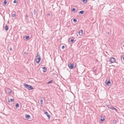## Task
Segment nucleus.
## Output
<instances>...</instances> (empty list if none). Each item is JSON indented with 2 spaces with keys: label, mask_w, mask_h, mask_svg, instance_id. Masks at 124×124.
Returning <instances> with one entry per match:
<instances>
[{
  "label": "nucleus",
  "mask_w": 124,
  "mask_h": 124,
  "mask_svg": "<svg viewBox=\"0 0 124 124\" xmlns=\"http://www.w3.org/2000/svg\"><path fill=\"white\" fill-rule=\"evenodd\" d=\"M39 54L38 52L37 54V56L36 57V62L38 63H39L41 59L40 55H38Z\"/></svg>",
  "instance_id": "nucleus-1"
},
{
  "label": "nucleus",
  "mask_w": 124,
  "mask_h": 124,
  "mask_svg": "<svg viewBox=\"0 0 124 124\" xmlns=\"http://www.w3.org/2000/svg\"><path fill=\"white\" fill-rule=\"evenodd\" d=\"M23 85L25 87L27 88L29 90L33 89V88H32V86L30 85H28L25 83L23 84Z\"/></svg>",
  "instance_id": "nucleus-2"
},
{
  "label": "nucleus",
  "mask_w": 124,
  "mask_h": 124,
  "mask_svg": "<svg viewBox=\"0 0 124 124\" xmlns=\"http://www.w3.org/2000/svg\"><path fill=\"white\" fill-rule=\"evenodd\" d=\"M116 60L115 58L112 57L110 59L109 61L111 63H113L116 62Z\"/></svg>",
  "instance_id": "nucleus-3"
},
{
  "label": "nucleus",
  "mask_w": 124,
  "mask_h": 124,
  "mask_svg": "<svg viewBox=\"0 0 124 124\" xmlns=\"http://www.w3.org/2000/svg\"><path fill=\"white\" fill-rule=\"evenodd\" d=\"M68 66L71 69H73L75 67L74 66V64H69L68 65Z\"/></svg>",
  "instance_id": "nucleus-4"
},
{
  "label": "nucleus",
  "mask_w": 124,
  "mask_h": 124,
  "mask_svg": "<svg viewBox=\"0 0 124 124\" xmlns=\"http://www.w3.org/2000/svg\"><path fill=\"white\" fill-rule=\"evenodd\" d=\"M105 82L106 84L108 86H110L111 85V82L109 80H106Z\"/></svg>",
  "instance_id": "nucleus-5"
},
{
  "label": "nucleus",
  "mask_w": 124,
  "mask_h": 124,
  "mask_svg": "<svg viewBox=\"0 0 124 124\" xmlns=\"http://www.w3.org/2000/svg\"><path fill=\"white\" fill-rule=\"evenodd\" d=\"M45 114L47 116L48 119H50V115L46 111L45 112Z\"/></svg>",
  "instance_id": "nucleus-6"
},
{
  "label": "nucleus",
  "mask_w": 124,
  "mask_h": 124,
  "mask_svg": "<svg viewBox=\"0 0 124 124\" xmlns=\"http://www.w3.org/2000/svg\"><path fill=\"white\" fill-rule=\"evenodd\" d=\"M83 31L82 30H80L78 32V34L80 36H81L83 33Z\"/></svg>",
  "instance_id": "nucleus-7"
},
{
  "label": "nucleus",
  "mask_w": 124,
  "mask_h": 124,
  "mask_svg": "<svg viewBox=\"0 0 124 124\" xmlns=\"http://www.w3.org/2000/svg\"><path fill=\"white\" fill-rule=\"evenodd\" d=\"M42 68L44 70H43V72H45L46 71L47 68L46 67H42Z\"/></svg>",
  "instance_id": "nucleus-8"
},
{
  "label": "nucleus",
  "mask_w": 124,
  "mask_h": 124,
  "mask_svg": "<svg viewBox=\"0 0 124 124\" xmlns=\"http://www.w3.org/2000/svg\"><path fill=\"white\" fill-rule=\"evenodd\" d=\"M25 118L27 119H29L30 118V116L29 115H27V114L25 115Z\"/></svg>",
  "instance_id": "nucleus-9"
},
{
  "label": "nucleus",
  "mask_w": 124,
  "mask_h": 124,
  "mask_svg": "<svg viewBox=\"0 0 124 124\" xmlns=\"http://www.w3.org/2000/svg\"><path fill=\"white\" fill-rule=\"evenodd\" d=\"M16 12L15 11H13L12 13V17H15V16Z\"/></svg>",
  "instance_id": "nucleus-10"
},
{
  "label": "nucleus",
  "mask_w": 124,
  "mask_h": 124,
  "mask_svg": "<svg viewBox=\"0 0 124 124\" xmlns=\"http://www.w3.org/2000/svg\"><path fill=\"white\" fill-rule=\"evenodd\" d=\"M110 109H112L114 110H115L116 111L117 110V109L116 108H114V107L112 106H111V108H110Z\"/></svg>",
  "instance_id": "nucleus-11"
},
{
  "label": "nucleus",
  "mask_w": 124,
  "mask_h": 124,
  "mask_svg": "<svg viewBox=\"0 0 124 124\" xmlns=\"http://www.w3.org/2000/svg\"><path fill=\"white\" fill-rule=\"evenodd\" d=\"M8 103H9V102H10V101H11V102H13L14 101V100L13 99H10V100H9V99H8Z\"/></svg>",
  "instance_id": "nucleus-12"
},
{
  "label": "nucleus",
  "mask_w": 124,
  "mask_h": 124,
  "mask_svg": "<svg viewBox=\"0 0 124 124\" xmlns=\"http://www.w3.org/2000/svg\"><path fill=\"white\" fill-rule=\"evenodd\" d=\"M100 120L101 121H103L104 120V117H101L100 118Z\"/></svg>",
  "instance_id": "nucleus-13"
},
{
  "label": "nucleus",
  "mask_w": 124,
  "mask_h": 124,
  "mask_svg": "<svg viewBox=\"0 0 124 124\" xmlns=\"http://www.w3.org/2000/svg\"><path fill=\"white\" fill-rule=\"evenodd\" d=\"M84 12V11H83V10L79 12L78 14H83Z\"/></svg>",
  "instance_id": "nucleus-14"
},
{
  "label": "nucleus",
  "mask_w": 124,
  "mask_h": 124,
  "mask_svg": "<svg viewBox=\"0 0 124 124\" xmlns=\"http://www.w3.org/2000/svg\"><path fill=\"white\" fill-rule=\"evenodd\" d=\"M8 29V27L7 25L5 26V30L6 31H7Z\"/></svg>",
  "instance_id": "nucleus-15"
},
{
  "label": "nucleus",
  "mask_w": 124,
  "mask_h": 124,
  "mask_svg": "<svg viewBox=\"0 0 124 124\" xmlns=\"http://www.w3.org/2000/svg\"><path fill=\"white\" fill-rule=\"evenodd\" d=\"M19 107V105L18 103H16L15 105V107L16 108H18Z\"/></svg>",
  "instance_id": "nucleus-16"
},
{
  "label": "nucleus",
  "mask_w": 124,
  "mask_h": 124,
  "mask_svg": "<svg viewBox=\"0 0 124 124\" xmlns=\"http://www.w3.org/2000/svg\"><path fill=\"white\" fill-rule=\"evenodd\" d=\"M43 102V100H42V99L41 98L40 103L41 104V105H42V104Z\"/></svg>",
  "instance_id": "nucleus-17"
},
{
  "label": "nucleus",
  "mask_w": 124,
  "mask_h": 124,
  "mask_svg": "<svg viewBox=\"0 0 124 124\" xmlns=\"http://www.w3.org/2000/svg\"><path fill=\"white\" fill-rule=\"evenodd\" d=\"M53 81L52 80H51L50 81L48 82H47V84H50L51 83H53Z\"/></svg>",
  "instance_id": "nucleus-18"
},
{
  "label": "nucleus",
  "mask_w": 124,
  "mask_h": 124,
  "mask_svg": "<svg viewBox=\"0 0 124 124\" xmlns=\"http://www.w3.org/2000/svg\"><path fill=\"white\" fill-rule=\"evenodd\" d=\"M87 0H83V2L84 3H86L87 2Z\"/></svg>",
  "instance_id": "nucleus-19"
},
{
  "label": "nucleus",
  "mask_w": 124,
  "mask_h": 124,
  "mask_svg": "<svg viewBox=\"0 0 124 124\" xmlns=\"http://www.w3.org/2000/svg\"><path fill=\"white\" fill-rule=\"evenodd\" d=\"M73 21L75 23H76L77 21V19L76 18L73 19Z\"/></svg>",
  "instance_id": "nucleus-20"
},
{
  "label": "nucleus",
  "mask_w": 124,
  "mask_h": 124,
  "mask_svg": "<svg viewBox=\"0 0 124 124\" xmlns=\"http://www.w3.org/2000/svg\"><path fill=\"white\" fill-rule=\"evenodd\" d=\"M4 5H6L7 4V1L6 0H4Z\"/></svg>",
  "instance_id": "nucleus-21"
},
{
  "label": "nucleus",
  "mask_w": 124,
  "mask_h": 124,
  "mask_svg": "<svg viewBox=\"0 0 124 124\" xmlns=\"http://www.w3.org/2000/svg\"><path fill=\"white\" fill-rule=\"evenodd\" d=\"M106 106L107 107L109 108H110L111 106L109 105H106Z\"/></svg>",
  "instance_id": "nucleus-22"
},
{
  "label": "nucleus",
  "mask_w": 124,
  "mask_h": 124,
  "mask_svg": "<svg viewBox=\"0 0 124 124\" xmlns=\"http://www.w3.org/2000/svg\"><path fill=\"white\" fill-rule=\"evenodd\" d=\"M29 38V36H26L25 37V38L26 39H28Z\"/></svg>",
  "instance_id": "nucleus-23"
},
{
  "label": "nucleus",
  "mask_w": 124,
  "mask_h": 124,
  "mask_svg": "<svg viewBox=\"0 0 124 124\" xmlns=\"http://www.w3.org/2000/svg\"><path fill=\"white\" fill-rule=\"evenodd\" d=\"M36 13V12L35 10L34 9V15H35Z\"/></svg>",
  "instance_id": "nucleus-24"
},
{
  "label": "nucleus",
  "mask_w": 124,
  "mask_h": 124,
  "mask_svg": "<svg viewBox=\"0 0 124 124\" xmlns=\"http://www.w3.org/2000/svg\"><path fill=\"white\" fill-rule=\"evenodd\" d=\"M72 10L73 12H75V9L74 8H73L72 9Z\"/></svg>",
  "instance_id": "nucleus-25"
},
{
  "label": "nucleus",
  "mask_w": 124,
  "mask_h": 124,
  "mask_svg": "<svg viewBox=\"0 0 124 124\" xmlns=\"http://www.w3.org/2000/svg\"><path fill=\"white\" fill-rule=\"evenodd\" d=\"M13 3H17V1L16 0H15L14 1Z\"/></svg>",
  "instance_id": "nucleus-26"
},
{
  "label": "nucleus",
  "mask_w": 124,
  "mask_h": 124,
  "mask_svg": "<svg viewBox=\"0 0 124 124\" xmlns=\"http://www.w3.org/2000/svg\"><path fill=\"white\" fill-rule=\"evenodd\" d=\"M74 40L73 39H71L70 40V41L71 42H73L74 41Z\"/></svg>",
  "instance_id": "nucleus-27"
},
{
  "label": "nucleus",
  "mask_w": 124,
  "mask_h": 124,
  "mask_svg": "<svg viewBox=\"0 0 124 124\" xmlns=\"http://www.w3.org/2000/svg\"><path fill=\"white\" fill-rule=\"evenodd\" d=\"M27 53L26 52H24V53L23 54L24 55H26L27 54Z\"/></svg>",
  "instance_id": "nucleus-28"
},
{
  "label": "nucleus",
  "mask_w": 124,
  "mask_h": 124,
  "mask_svg": "<svg viewBox=\"0 0 124 124\" xmlns=\"http://www.w3.org/2000/svg\"><path fill=\"white\" fill-rule=\"evenodd\" d=\"M65 48V47L64 46H63L62 47V49H64Z\"/></svg>",
  "instance_id": "nucleus-29"
},
{
  "label": "nucleus",
  "mask_w": 124,
  "mask_h": 124,
  "mask_svg": "<svg viewBox=\"0 0 124 124\" xmlns=\"http://www.w3.org/2000/svg\"><path fill=\"white\" fill-rule=\"evenodd\" d=\"M10 50H11V51H12V48L11 47H10Z\"/></svg>",
  "instance_id": "nucleus-30"
},
{
  "label": "nucleus",
  "mask_w": 124,
  "mask_h": 124,
  "mask_svg": "<svg viewBox=\"0 0 124 124\" xmlns=\"http://www.w3.org/2000/svg\"><path fill=\"white\" fill-rule=\"evenodd\" d=\"M47 15L49 16H50V15L49 13H48L47 14Z\"/></svg>",
  "instance_id": "nucleus-31"
},
{
  "label": "nucleus",
  "mask_w": 124,
  "mask_h": 124,
  "mask_svg": "<svg viewBox=\"0 0 124 124\" xmlns=\"http://www.w3.org/2000/svg\"><path fill=\"white\" fill-rule=\"evenodd\" d=\"M107 33L108 35H109L110 34V33L109 32H107Z\"/></svg>",
  "instance_id": "nucleus-32"
},
{
  "label": "nucleus",
  "mask_w": 124,
  "mask_h": 124,
  "mask_svg": "<svg viewBox=\"0 0 124 124\" xmlns=\"http://www.w3.org/2000/svg\"><path fill=\"white\" fill-rule=\"evenodd\" d=\"M26 17H28V16L27 15H26Z\"/></svg>",
  "instance_id": "nucleus-33"
},
{
  "label": "nucleus",
  "mask_w": 124,
  "mask_h": 124,
  "mask_svg": "<svg viewBox=\"0 0 124 124\" xmlns=\"http://www.w3.org/2000/svg\"><path fill=\"white\" fill-rule=\"evenodd\" d=\"M115 122H116V121L115 120H114V123Z\"/></svg>",
  "instance_id": "nucleus-34"
},
{
  "label": "nucleus",
  "mask_w": 124,
  "mask_h": 124,
  "mask_svg": "<svg viewBox=\"0 0 124 124\" xmlns=\"http://www.w3.org/2000/svg\"><path fill=\"white\" fill-rule=\"evenodd\" d=\"M115 122H116V121L115 120H114V123Z\"/></svg>",
  "instance_id": "nucleus-35"
},
{
  "label": "nucleus",
  "mask_w": 124,
  "mask_h": 124,
  "mask_svg": "<svg viewBox=\"0 0 124 124\" xmlns=\"http://www.w3.org/2000/svg\"><path fill=\"white\" fill-rule=\"evenodd\" d=\"M9 93H11V91L10 92H10H9Z\"/></svg>",
  "instance_id": "nucleus-36"
},
{
  "label": "nucleus",
  "mask_w": 124,
  "mask_h": 124,
  "mask_svg": "<svg viewBox=\"0 0 124 124\" xmlns=\"http://www.w3.org/2000/svg\"><path fill=\"white\" fill-rule=\"evenodd\" d=\"M123 60L124 61V57L123 58Z\"/></svg>",
  "instance_id": "nucleus-37"
},
{
  "label": "nucleus",
  "mask_w": 124,
  "mask_h": 124,
  "mask_svg": "<svg viewBox=\"0 0 124 124\" xmlns=\"http://www.w3.org/2000/svg\"><path fill=\"white\" fill-rule=\"evenodd\" d=\"M86 124H87V123H86Z\"/></svg>",
  "instance_id": "nucleus-38"
}]
</instances>
